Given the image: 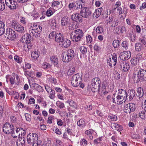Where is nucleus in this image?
<instances>
[{"mask_svg": "<svg viewBox=\"0 0 146 146\" xmlns=\"http://www.w3.org/2000/svg\"><path fill=\"white\" fill-rule=\"evenodd\" d=\"M75 53L72 49L66 50L64 54L62 55V60L64 62H68L71 60L74 57Z\"/></svg>", "mask_w": 146, "mask_h": 146, "instance_id": "nucleus-1", "label": "nucleus"}, {"mask_svg": "<svg viewBox=\"0 0 146 146\" xmlns=\"http://www.w3.org/2000/svg\"><path fill=\"white\" fill-rule=\"evenodd\" d=\"M82 79L80 76L77 74L74 75L71 79V83L72 85L74 87L78 86L80 84Z\"/></svg>", "mask_w": 146, "mask_h": 146, "instance_id": "nucleus-2", "label": "nucleus"}, {"mask_svg": "<svg viewBox=\"0 0 146 146\" xmlns=\"http://www.w3.org/2000/svg\"><path fill=\"white\" fill-rule=\"evenodd\" d=\"M38 139V136L35 133H30L27 136V139L28 143L30 144L34 145L37 141Z\"/></svg>", "mask_w": 146, "mask_h": 146, "instance_id": "nucleus-3", "label": "nucleus"}, {"mask_svg": "<svg viewBox=\"0 0 146 146\" xmlns=\"http://www.w3.org/2000/svg\"><path fill=\"white\" fill-rule=\"evenodd\" d=\"M5 36L10 40H13L16 37L15 32L11 29H7Z\"/></svg>", "mask_w": 146, "mask_h": 146, "instance_id": "nucleus-4", "label": "nucleus"}, {"mask_svg": "<svg viewBox=\"0 0 146 146\" xmlns=\"http://www.w3.org/2000/svg\"><path fill=\"white\" fill-rule=\"evenodd\" d=\"M14 126L8 122L6 123L3 126V130L6 134H9L13 132Z\"/></svg>", "mask_w": 146, "mask_h": 146, "instance_id": "nucleus-5", "label": "nucleus"}, {"mask_svg": "<svg viewBox=\"0 0 146 146\" xmlns=\"http://www.w3.org/2000/svg\"><path fill=\"white\" fill-rule=\"evenodd\" d=\"M100 81L98 78H96L93 79L91 84V88L93 92L97 91L98 88L99 87Z\"/></svg>", "mask_w": 146, "mask_h": 146, "instance_id": "nucleus-6", "label": "nucleus"}, {"mask_svg": "<svg viewBox=\"0 0 146 146\" xmlns=\"http://www.w3.org/2000/svg\"><path fill=\"white\" fill-rule=\"evenodd\" d=\"M6 5L11 9H16L18 7L17 2L15 0H5Z\"/></svg>", "mask_w": 146, "mask_h": 146, "instance_id": "nucleus-7", "label": "nucleus"}, {"mask_svg": "<svg viewBox=\"0 0 146 146\" xmlns=\"http://www.w3.org/2000/svg\"><path fill=\"white\" fill-rule=\"evenodd\" d=\"M137 81H139L141 79L143 80H146V70L143 69L140 70L137 74Z\"/></svg>", "mask_w": 146, "mask_h": 146, "instance_id": "nucleus-8", "label": "nucleus"}, {"mask_svg": "<svg viewBox=\"0 0 146 146\" xmlns=\"http://www.w3.org/2000/svg\"><path fill=\"white\" fill-rule=\"evenodd\" d=\"M119 65L123 71L125 72L127 71L129 69V64L124 61L120 60Z\"/></svg>", "mask_w": 146, "mask_h": 146, "instance_id": "nucleus-9", "label": "nucleus"}, {"mask_svg": "<svg viewBox=\"0 0 146 146\" xmlns=\"http://www.w3.org/2000/svg\"><path fill=\"white\" fill-rule=\"evenodd\" d=\"M82 16L84 18H86L89 16L91 14V11L89 9L86 7L83 8L80 11Z\"/></svg>", "mask_w": 146, "mask_h": 146, "instance_id": "nucleus-10", "label": "nucleus"}, {"mask_svg": "<svg viewBox=\"0 0 146 146\" xmlns=\"http://www.w3.org/2000/svg\"><path fill=\"white\" fill-rule=\"evenodd\" d=\"M131 56V53L130 51H124L121 52L120 54L119 57L121 60L124 61L127 60Z\"/></svg>", "mask_w": 146, "mask_h": 146, "instance_id": "nucleus-11", "label": "nucleus"}, {"mask_svg": "<svg viewBox=\"0 0 146 146\" xmlns=\"http://www.w3.org/2000/svg\"><path fill=\"white\" fill-rule=\"evenodd\" d=\"M126 100L125 98L118 95L116 98L113 99V102L117 104L120 105L125 102Z\"/></svg>", "mask_w": 146, "mask_h": 146, "instance_id": "nucleus-12", "label": "nucleus"}, {"mask_svg": "<svg viewBox=\"0 0 146 146\" xmlns=\"http://www.w3.org/2000/svg\"><path fill=\"white\" fill-rule=\"evenodd\" d=\"M117 55H113L112 58H110L108 60L107 62L110 66H112L113 65L115 66L116 65L117 61Z\"/></svg>", "mask_w": 146, "mask_h": 146, "instance_id": "nucleus-13", "label": "nucleus"}, {"mask_svg": "<svg viewBox=\"0 0 146 146\" xmlns=\"http://www.w3.org/2000/svg\"><path fill=\"white\" fill-rule=\"evenodd\" d=\"M31 39V37L29 34H26L23 36L21 40V42L25 43L30 42Z\"/></svg>", "mask_w": 146, "mask_h": 146, "instance_id": "nucleus-14", "label": "nucleus"}, {"mask_svg": "<svg viewBox=\"0 0 146 146\" xmlns=\"http://www.w3.org/2000/svg\"><path fill=\"white\" fill-rule=\"evenodd\" d=\"M70 44L71 42L70 40L64 38L59 44L61 47L66 48L68 47Z\"/></svg>", "mask_w": 146, "mask_h": 146, "instance_id": "nucleus-15", "label": "nucleus"}, {"mask_svg": "<svg viewBox=\"0 0 146 146\" xmlns=\"http://www.w3.org/2000/svg\"><path fill=\"white\" fill-rule=\"evenodd\" d=\"M71 19L74 21L76 22L78 21L79 22H82V17L79 13H75L71 16Z\"/></svg>", "mask_w": 146, "mask_h": 146, "instance_id": "nucleus-16", "label": "nucleus"}, {"mask_svg": "<svg viewBox=\"0 0 146 146\" xmlns=\"http://www.w3.org/2000/svg\"><path fill=\"white\" fill-rule=\"evenodd\" d=\"M25 139L24 137H19L17 141V146H25Z\"/></svg>", "mask_w": 146, "mask_h": 146, "instance_id": "nucleus-17", "label": "nucleus"}, {"mask_svg": "<svg viewBox=\"0 0 146 146\" xmlns=\"http://www.w3.org/2000/svg\"><path fill=\"white\" fill-rule=\"evenodd\" d=\"M70 19L66 17H63L61 20V25L62 27H64L69 23Z\"/></svg>", "mask_w": 146, "mask_h": 146, "instance_id": "nucleus-18", "label": "nucleus"}, {"mask_svg": "<svg viewBox=\"0 0 146 146\" xmlns=\"http://www.w3.org/2000/svg\"><path fill=\"white\" fill-rule=\"evenodd\" d=\"M64 38V37L62 34L60 33H57L55 36V40L56 42L60 43V42L63 40Z\"/></svg>", "mask_w": 146, "mask_h": 146, "instance_id": "nucleus-19", "label": "nucleus"}, {"mask_svg": "<svg viewBox=\"0 0 146 146\" xmlns=\"http://www.w3.org/2000/svg\"><path fill=\"white\" fill-rule=\"evenodd\" d=\"M15 29L16 31L22 34L24 33L25 32L24 27L19 24L17 25Z\"/></svg>", "mask_w": 146, "mask_h": 146, "instance_id": "nucleus-20", "label": "nucleus"}, {"mask_svg": "<svg viewBox=\"0 0 146 146\" xmlns=\"http://www.w3.org/2000/svg\"><path fill=\"white\" fill-rule=\"evenodd\" d=\"M136 94L135 91L133 89L129 90L127 94V96L129 97V100H132Z\"/></svg>", "mask_w": 146, "mask_h": 146, "instance_id": "nucleus-21", "label": "nucleus"}, {"mask_svg": "<svg viewBox=\"0 0 146 146\" xmlns=\"http://www.w3.org/2000/svg\"><path fill=\"white\" fill-rule=\"evenodd\" d=\"M66 102L68 103L70 106L72 108L75 109H76L78 108V106L76 102L71 99L68 100Z\"/></svg>", "mask_w": 146, "mask_h": 146, "instance_id": "nucleus-22", "label": "nucleus"}, {"mask_svg": "<svg viewBox=\"0 0 146 146\" xmlns=\"http://www.w3.org/2000/svg\"><path fill=\"white\" fill-rule=\"evenodd\" d=\"M37 25L36 24H34L33 26H31L29 29V32L30 35L32 36L35 35V34L36 33L34 29H35L36 27H37Z\"/></svg>", "mask_w": 146, "mask_h": 146, "instance_id": "nucleus-23", "label": "nucleus"}, {"mask_svg": "<svg viewBox=\"0 0 146 146\" xmlns=\"http://www.w3.org/2000/svg\"><path fill=\"white\" fill-rule=\"evenodd\" d=\"M70 37L72 38L73 41L75 42L80 41L82 38L75 34L73 35L72 33L71 34Z\"/></svg>", "mask_w": 146, "mask_h": 146, "instance_id": "nucleus-24", "label": "nucleus"}, {"mask_svg": "<svg viewBox=\"0 0 146 146\" xmlns=\"http://www.w3.org/2000/svg\"><path fill=\"white\" fill-rule=\"evenodd\" d=\"M50 60L52 63L55 66L58 62V59L56 56H52L50 58Z\"/></svg>", "mask_w": 146, "mask_h": 146, "instance_id": "nucleus-25", "label": "nucleus"}, {"mask_svg": "<svg viewBox=\"0 0 146 146\" xmlns=\"http://www.w3.org/2000/svg\"><path fill=\"white\" fill-rule=\"evenodd\" d=\"M40 55V52L38 51H35L31 54V56L34 60L37 59Z\"/></svg>", "mask_w": 146, "mask_h": 146, "instance_id": "nucleus-26", "label": "nucleus"}, {"mask_svg": "<svg viewBox=\"0 0 146 146\" xmlns=\"http://www.w3.org/2000/svg\"><path fill=\"white\" fill-rule=\"evenodd\" d=\"M143 95V89L141 87H139L137 89V95L139 97L141 98Z\"/></svg>", "mask_w": 146, "mask_h": 146, "instance_id": "nucleus-27", "label": "nucleus"}, {"mask_svg": "<svg viewBox=\"0 0 146 146\" xmlns=\"http://www.w3.org/2000/svg\"><path fill=\"white\" fill-rule=\"evenodd\" d=\"M76 4L77 5L76 8V9H82L83 8H84L85 7L84 4L83 2L81 0L77 1Z\"/></svg>", "mask_w": 146, "mask_h": 146, "instance_id": "nucleus-28", "label": "nucleus"}, {"mask_svg": "<svg viewBox=\"0 0 146 146\" xmlns=\"http://www.w3.org/2000/svg\"><path fill=\"white\" fill-rule=\"evenodd\" d=\"M77 124L80 127H84L86 125L84 120L82 119L78 121Z\"/></svg>", "mask_w": 146, "mask_h": 146, "instance_id": "nucleus-29", "label": "nucleus"}, {"mask_svg": "<svg viewBox=\"0 0 146 146\" xmlns=\"http://www.w3.org/2000/svg\"><path fill=\"white\" fill-rule=\"evenodd\" d=\"M5 24L4 23L0 21V36L3 34L5 32Z\"/></svg>", "mask_w": 146, "mask_h": 146, "instance_id": "nucleus-30", "label": "nucleus"}, {"mask_svg": "<svg viewBox=\"0 0 146 146\" xmlns=\"http://www.w3.org/2000/svg\"><path fill=\"white\" fill-rule=\"evenodd\" d=\"M74 33L75 34L82 38L84 36V33L83 31L79 29L75 30L74 31Z\"/></svg>", "mask_w": 146, "mask_h": 146, "instance_id": "nucleus-31", "label": "nucleus"}, {"mask_svg": "<svg viewBox=\"0 0 146 146\" xmlns=\"http://www.w3.org/2000/svg\"><path fill=\"white\" fill-rule=\"evenodd\" d=\"M138 115L142 119H145L146 118V110L142 111L139 112Z\"/></svg>", "mask_w": 146, "mask_h": 146, "instance_id": "nucleus-32", "label": "nucleus"}, {"mask_svg": "<svg viewBox=\"0 0 146 146\" xmlns=\"http://www.w3.org/2000/svg\"><path fill=\"white\" fill-rule=\"evenodd\" d=\"M75 71V68L73 66L70 67L67 72V74L69 76H70L74 74Z\"/></svg>", "mask_w": 146, "mask_h": 146, "instance_id": "nucleus-33", "label": "nucleus"}, {"mask_svg": "<svg viewBox=\"0 0 146 146\" xmlns=\"http://www.w3.org/2000/svg\"><path fill=\"white\" fill-rule=\"evenodd\" d=\"M47 77L48 78V81L51 83H53L54 84H56V79L50 75L47 76Z\"/></svg>", "mask_w": 146, "mask_h": 146, "instance_id": "nucleus-34", "label": "nucleus"}, {"mask_svg": "<svg viewBox=\"0 0 146 146\" xmlns=\"http://www.w3.org/2000/svg\"><path fill=\"white\" fill-rule=\"evenodd\" d=\"M93 132V131L92 129H90L86 131L85 132V133L89 136V137L91 139H93V137L92 136V133Z\"/></svg>", "mask_w": 146, "mask_h": 146, "instance_id": "nucleus-35", "label": "nucleus"}, {"mask_svg": "<svg viewBox=\"0 0 146 146\" xmlns=\"http://www.w3.org/2000/svg\"><path fill=\"white\" fill-rule=\"evenodd\" d=\"M49 95V97L51 99L53 100L55 98V92L54 90H51V91L48 93Z\"/></svg>", "mask_w": 146, "mask_h": 146, "instance_id": "nucleus-36", "label": "nucleus"}, {"mask_svg": "<svg viewBox=\"0 0 146 146\" xmlns=\"http://www.w3.org/2000/svg\"><path fill=\"white\" fill-rule=\"evenodd\" d=\"M49 22L50 23V25L51 26L52 29H55L56 25V20L51 19L49 20Z\"/></svg>", "mask_w": 146, "mask_h": 146, "instance_id": "nucleus-37", "label": "nucleus"}, {"mask_svg": "<svg viewBox=\"0 0 146 146\" xmlns=\"http://www.w3.org/2000/svg\"><path fill=\"white\" fill-rule=\"evenodd\" d=\"M81 53L83 54H86L87 49V48L84 46H81L79 48Z\"/></svg>", "mask_w": 146, "mask_h": 146, "instance_id": "nucleus-38", "label": "nucleus"}, {"mask_svg": "<svg viewBox=\"0 0 146 146\" xmlns=\"http://www.w3.org/2000/svg\"><path fill=\"white\" fill-rule=\"evenodd\" d=\"M14 59L18 63H21L22 61V58L17 55H15L14 56Z\"/></svg>", "mask_w": 146, "mask_h": 146, "instance_id": "nucleus-39", "label": "nucleus"}, {"mask_svg": "<svg viewBox=\"0 0 146 146\" xmlns=\"http://www.w3.org/2000/svg\"><path fill=\"white\" fill-rule=\"evenodd\" d=\"M142 47L141 44L139 42L135 44V50L137 51H140Z\"/></svg>", "mask_w": 146, "mask_h": 146, "instance_id": "nucleus-40", "label": "nucleus"}, {"mask_svg": "<svg viewBox=\"0 0 146 146\" xmlns=\"http://www.w3.org/2000/svg\"><path fill=\"white\" fill-rule=\"evenodd\" d=\"M127 104V105H128L129 110H131V112H133L135 110V105L133 103H130Z\"/></svg>", "mask_w": 146, "mask_h": 146, "instance_id": "nucleus-41", "label": "nucleus"}, {"mask_svg": "<svg viewBox=\"0 0 146 146\" xmlns=\"http://www.w3.org/2000/svg\"><path fill=\"white\" fill-rule=\"evenodd\" d=\"M60 4V3L58 1H54L53 2L52 5V7L53 8H55L56 7L59 9L61 7H59V5Z\"/></svg>", "mask_w": 146, "mask_h": 146, "instance_id": "nucleus-42", "label": "nucleus"}, {"mask_svg": "<svg viewBox=\"0 0 146 146\" xmlns=\"http://www.w3.org/2000/svg\"><path fill=\"white\" fill-rule=\"evenodd\" d=\"M53 9L50 8L48 9L46 11V15L48 17H50L54 13L52 11Z\"/></svg>", "mask_w": 146, "mask_h": 146, "instance_id": "nucleus-43", "label": "nucleus"}, {"mask_svg": "<svg viewBox=\"0 0 146 146\" xmlns=\"http://www.w3.org/2000/svg\"><path fill=\"white\" fill-rule=\"evenodd\" d=\"M56 104L57 106L60 109L63 108L65 107L64 104L59 101H57Z\"/></svg>", "mask_w": 146, "mask_h": 146, "instance_id": "nucleus-44", "label": "nucleus"}, {"mask_svg": "<svg viewBox=\"0 0 146 146\" xmlns=\"http://www.w3.org/2000/svg\"><path fill=\"white\" fill-rule=\"evenodd\" d=\"M5 8V3L2 0H0V11H2Z\"/></svg>", "mask_w": 146, "mask_h": 146, "instance_id": "nucleus-45", "label": "nucleus"}, {"mask_svg": "<svg viewBox=\"0 0 146 146\" xmlns=\"http://www.w3.org/2000/svg\"><path fill=\"white\" fill-rule=\"evenodd\" d=\"M119 21L117 19H114L112 22V25L111 27H116L118 24Z\"/></svg>", "mask_w": 146, "mask_h": 146, "instance_id": "nucleus-46", "label": "nucleus"}, {"mask_svg": "<svg viewBox=\"0 0 146 146\" xmlns=\"http://www.w3.org/2000/svg\"><path fill=\"white\" fill-rule=\"evenodd\" d=\"M137 38L136 34L135 33H133L131 34L130 38L132 42H134Z\"/></svg>", "mask_w": 146, "mask_h": 146, "instance_id": "nucleus-47", "label": "nucleus"}, {"mask_svg": "<svg viewBox=\"0 0 146 146\" xmlns=\"http://www.w3.org/2000/svg\"><path fill=\"white\" fill-rule=\"evenodd\" d=\"M76 4L75 3H70L68 5V7L70 10H73L76 8Z\"/></svg>", "mask_w": 146, "mask_h": 146, "instance_id": "nucleus-48", "label": "nucleus"}, {"mask_svg": "<svg viewBox=\"0 0 146 146\" xmlns=\"http://www.w3.org/2000/svg\"><path fill=\"white\" fill-rule=\"evenodd\" d=\"M86 42L87 43H90L92 40V39L91 36L89 35L88 34L86 35Z\"/></svg>", "mask_w": 146, "mask_h": 146, "instance_id": "nucleus-49", "label": "nucleus"}, {"mask_svg": "<svg viewBox=\"0 0 146 146\" xmlns=\"http://www.w3.org/2000/svg\"><path fill=\"white\" fill-rule=\"evenodd\" d=\"M96 31L97 33L99 34L102 33L103 32L102 27L100 26H98L97 27Z\"/></svg>", "mask_w": 146, "mask_h": 146, "instance_id": "nucleus-50", "label": "nucleus"}, {"mask_svg": "<svg viewBox=\"0 0 146 146\" xmlns=\"http://www.w3.org/2000/svg\"><path fill=\"white\" fill-rule=\"evenodd\" d=\"M139 41L141 42L142 45L141 46L143 48L146 47V41L145 39L140 38L139 39Z\"/></svg>", "mask_w": 146, "mask_h": 146, "instance_id": "nucleus-51", "label": "nucleus"}, {"mask_svg": "<svg viewBox=\"0 0 146 146\" xmlns=\"http://www.w3.org/2000/svg\"><path fill=\"white\" fill-rule=\"evenodd\" d=\"M123 110L126 113H130L131 112V110H129L128 105H127V104L125 105V106Z\"/></svg>", "mask_w": 146, "mask_h": 146, "instance_id": "nucleus-52", "label": "nucleus"}, {"mask_svg": "<svg viewBox=\"0 0 146 146\" xmlns=\"http://www.w3.org/2000/svg\"><path fill=\"white\" fill-rule=\"evenodd\" d=\"M119 40H114L113 42V45L115 48H117L119 46Z\"/></svg>", "mask_w": 146, "mask_h": 146, "instance_id": "nucleus-53", "label": "nucleus"}, {"mask_svg": "<svg viewBox=\"0 0 146 146\" xmlns=\"http://www.w3.org/2000/svg\"><path fill=\"white\" fill-rule=\"evenodd\" d=\"M126 92L125 90L122 89H120V88H118V95H120L121 94H123L125 96V94Z\"/></svg>", "mask_w": 146, "mask_h": 146, "instance_id": "nucleus-54", "label": "nucleus"}, {"mask_svg": "<svg viewBox=\"0 0 146 146\" xmlns=\"http://www.w3.org/2000/svg\"><path fill=\"white\" fill-rule=\"evenodd\" d=\"M94 49L96 51H99L101 50V47L98 43L95 44L94 46Z\"/></svg>", "mask_w": 146, "mask_h": 146, "instance_id": "nucleus-55", "label": "nucleus"}, {"mask_svg": "<svg viewBox=\"0 0 146 146\" xmlns=\"http://www.w3.org/2000/svg\"><path fill=\"white\" fill-rule=\"evenodd\" d=\"M109 117L110 119L112 121H116L117 118V117L114 115H110L109 116Z\"/></svg>", "mask_w": 146, "mask_h": 146, "instance_id": "nucleus-56", "label": "nucleus"}, {"mask_svg": "<svg viewBox=\"0 0 146 146\" xmlns=\"http://www.w3.org/2000/svg\"><path fill=\"white\" fill-rule=\"evenodd\" d=\"M36 90H37L38 92H43L44 89L41 86L38 84Z\"/></svg>", "mask_w": 146, "mask_h": 146, "instance_id": "nucleus-57", "label": "nucleus"}, {"mask_svg": "<svg viewBox=\"0 0 146 146\" xmlns=\"http://www.w3.org/2000/svg\"><path fill=\"white\" fill-rule=\"evenodd\" d=\"M42 67L44 69L48 68L51 67V65L47 62H44L43 63Z\"/></svg>", "mask_w": 146, "mask_h": 146, "instance_id": "nucleus-58", "label": "nucleus"}, {"mask_svg": "<svg viewBox=\"0 0 146 146\" xmlns=\"http://www.w3.org/2000/svg\"><path fill=\"white\" fill-rule=\"evenodd\" d=\"M19 24L15 21L13 20L11 23V27L14 28L15 29V27Z\"/></svg>", "mask_w": 146, "mask_h": 146, "instance_id": "nucleus-59", "label": "nucleus"}, {"mask_svg": "<svg viewBox=\"0 0 146 146\" xmlns=\"http://www.w3.org/2000/svg\"><path fill=\"white\" fill-rule=\"evenodd\" d=\"M57 33L56 32L54 31H52L51 32L49 35V38H52L54 37L55 38V36L56 35Z\"/></svg>", "mask_w": 146, "mask_h": 146, "instance_id": "nucleus-60", "label": "nucleus"}, {"mask_svg": "<svg viewBox=\"0 0 146 146\" xmlns=\"http://www.w3.org/2000/svg\"><path fill=\"white\" fill-rule=\"evenodd\" d=\"M117 13L119 14V15H120L122 14H123L124 13V11L123 10L122 8L121 7H118L117 8Z\"/></svg>", "mask_w": 146, "mask_h": 146, "instance_id": "nucleus-61", "label": "nucleus"}, {"mask_svg": "<svg viewBox=\"0 0 146 146\" xmlns=\"http://www.w3.org/2000/svg\"><path fill=\"white\" fill-rule=\"evenodd\" d=\"M20 129L21 131H20V133H19L18 135L19 136L21 134V136H24L25 135L26 133L25 130L21 127Z\"/></svg>", "mask_w": 146, "mask_h": 146, "instance_id": "nucleus-62", "label": "nucleus"}, {"mask_svg": "<svg viewBox=\"0 0 146 146\" xmlns=\"http://www.w3.org/2000/svg\"><path fill=\"white\" fill-rule=\"evenodd\" d=\"M121 45L123 48H124L125 50H126L127 48L128 43L127 41H124L122 42Z\"/></svg>", "mask_w": 146, "mask_h": 146, "instance_id": "nucleus-63", "label": "nucleus"}, {"mask_svg": "<svg viewBox=\"0 0 146 146\" xmlns=\"http://www.w3.org/2000/svg\"><path fill=\"white\" fill-rule=\"evenodd\" d=\"M137 59L134 58L131 59V62L132 65L134 66L137 64Z\"/></svg>", "mask_w": 146, "mask_h": 146, "instance_id": "nucleus-64", "label": "nucleus"}]
</instances>
